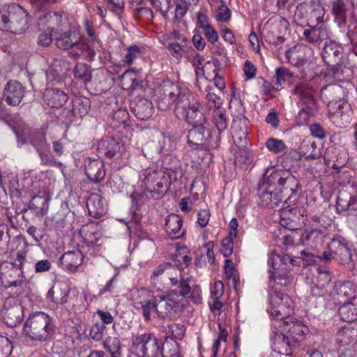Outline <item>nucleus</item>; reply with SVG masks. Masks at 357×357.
Instances as JSON below:
<instances>
[{"mask_svg":"<svg viewBox=\"0 0 357 357\" xmlns=\"http://www.w3.org/2000/svg\"><path fill=\"white\" fill-rule=\"evenodd\" d=\"M289 316L282 319L274 317L275 321L272 324L271 333L273 350L286 356H290L299 347L308 331V328L300 321L289 324L288 321H284Z\"/></svg>","mask_w":357,"mask_h":357,"instance_id":"f257e3e1","label":"nucleus"},{"mask_svg":"<svg viewBox=\"0 0 357 357\" xmlns=\"http://www.w3.org/2000/svg\"><path fill=\"white\" fill-rule=\"evenodd\" d=\"M292 282V277L278 278L269 280L270 290L268 299L271 305L270 314L273 317L282 319L286 315H290L292 305L291 298L278 289V286L287 287Z\"/></svg>","mask_w":357,"mask_h":357,"instance_id":"f03ea898","label":"nucleus"},{"mask_svg":"<svg viewBox=\"0 0 357 357\" xmlns=\"http://www.w3.org/2000/svg\"><path fill=\"white\" fill-rule=\"evenodd\" d=\"M23 333L33 342H45L50 339L54 333L52 319L43 312L33 313L24 322Z\"/></svg>","mask_w":357,"mask_h":357,"instance_id":"7ed1b4c3","label":"nucleus"},{"mask_svg":"<svg viewBox=\"0 0 357 357\" xmlns=\"http://www.w3.org/2000/svg\"><path fill=\"white\" fill-rule=\"evenodd\" d=\"M28 13L20 5L13 3L0 9V29L20 34L28 28Z\"/></svg>","mask_w":357,"mask_h":357,"instance_id":"20e7f679","label":"nucleus"},{"mask_svg":"<svg viewBox=\"0 0 357 357\" xmlns=\"http://www.w3.org/2000/svg\"><path fill=\"white\" fill-rule=\"evenodd\" d=\"M344 53L342 47L334 42L326 43L321 52V57L328 65L323 74L326 82L340 81L343 79L342 69Z\"/></svg>","mask_w":357,"mask_h":357,"instance_id":"39448f33","label":"nucleus"},{"mask_svg":"<svg viewBox=\"0 0 357 357\" xmlns=\"http://www.w3.org/2000/svg\"><path fill=\"white\" fill-rule=\"evenodd\" d=\"M200 107V102L188 91L186 96H183L178 101L176 116L192 126L206 124V119Z\"/></svg>","mask_w":357,"mask_h":357,"instance_id":"423d86ee","label":"nucleus"},{"mask_svg":"<svg viewBox=\"0 0 357 357\" xmlns=\"http://www.w3.org/2000/svg\"><path fill=\"white\" fill-rule=\"evenodd\" d=\"M291 93L296 96L301 106L300 114H305L308 116H314L318 111V105L314 98L315 90L307 81H301L294 84Z\"/></svg>","mask_w":357,"mask_h":357,"instance_id":"0eeeda50","label":"nucleus"},{"mask_svg":"<svg viewBox=\"0 0 357 357\" xmlns=\"http://www.w3.org/2000/svg\"><path fill=\"white\" fill-rule=\"evenodd\" d=\"M206 124L194 125L188 132V144L194 149L209 150L219 147L220 138L217 132H206L204 137Z\"/></svg>","mask_w":357,"mask_h":357,"instance_id":"6e6552de","label":"nucleus"},{"mask_svg":"<svg viewBox=\"0 0 357 357\" xmlns=\"http://www.w3.org/2000/svg\"><path fill=\"white\" fill-rule=\"evenodd\" d=\"M132 348L142 357H158L164 351L161 342L151 333L137 334L132 342Z\"/></svg>","mask_w":357,"mask_h":357,"instance_id":"1a4fd4ad","label":"nucleus"},{"mask_svg":"<svg viewBox=\"0 0 357 357\" xmlns=\"http://www.w3.org/2000/svg\"><path fill=\"white\" fill-rule=\"evenodd\" d=\"M162 94L158 99V107L160 110L166 111L174 104V113L177 109L178 101L181 99L182 96H185L188 91L185 89H181L177 84L172 82L165 83L161 88Z\"/></svg>","mask_w":357,"mask_h":357,"instance_id":"9d476101","label":"nucleus"},{"mask_svg":"<svg viewBox=\"0 0 357 357\" xmlns=\"http://www.w3.org/2000/svg\"><path fill=\"white\" fill-rule=\"evenodd\" d=\"M292 204L282 205L281 211L280 225L289 230H297L305 225L306 211L298 206L291 207Z\"/></svg>","mask_w":357,"mask_h":357,"instance_id":"9b49d317","label":"nucleus"},{"mask_svg":"<svg viewBox=\"0 0 357 357\" xmlns=\"http://www.w3.org/2000/svg\"><path fill=\"white\" fill-rule=\"evenodd\" d=\"M24 307L20 301L13 296L7 298L1 310L4 323L9 327H15L24 318Z\"/></svg>","mask_w":357,"mask_h":357,"instance_id":"f8f14e48","label":"nucleus"},{"mask_svg":"<svg viewBox=\"0 0 357 357\" xmlns=\"http://www.w3.org/2000/svg\"><path fill=\"white\" fill-rule=\"evenodd\" d=\"M346 96V90L339 84H327L320 91V98L327 105L328 110H333L334 107L347 102Z\"/></svg>","mask_w":357,"mask_h":357,"instance_id":"ddd939ff","label":"nucleus"},{"mask_svg":"<svg viewBox=\"0 0 357 357\" xmlns=\"http://www.w3.org/2000/svg\"><path fill=\"white\" fill-rule=\"evenodd\" d=\"M286 175L282 182L281 186L278 188L280 192L283 194L284 197V204H295L298 198L301 191V185L298 180L292 175L290 171L284 173Z\"/></svg>","mask_w":357,"mask_h":357,"instance_id":"4468645a","label":"nucleus"},{"mask_svg":"<svg viewBox=\"0 0 357 357\" xmlns=\"http://www.w3.org/2000/svg\"><path fill=\"white\" fill-rule=\"evenodd\" d=\"M181 305L178 301L169 297H156V312L162 319H172L179 315Z\"/></svg>","mask_w":357,"mask_h":357,"instance_id":"2eb2a0df","label":"nucleus"},{"mask_svg":"<svg viewBox=\"0 0 357 357\" xmlns=\"http://www.w3.org/2000/svg\"><path fill=\"white\" fill-rule=\"evenodd\" d=\"M328 111L331 121L338 128L347 127L352 120L353 111L348 102Z\"/></svg>","mask_w":357,"mask_h":357,"instance_id":"dca6fc26","label":"nucleus"},{"mask_svg":"<svg viewBox=\"0 0 357 357\" xmlns=\"http://www.w3.org/2000/svg\"><path fill=\"white\" fill-rule=\"evenodd\" d=\"M98 151L108 158L117 159L125 151V147L114 137H106L98 142Z\"/></svg>","mask_w":357,"mask_h":357,"instance_id":"f3484780","label":"nucleus"},{"mask_svg":"<svg viewBox=\"0 0 357 357\" xmlns=\"http://www.w3.org/2000/svg\"><path fill=\"white\" fill-rule=\"evenodd\" d=\"M24 96V89L16 80H10L6 84L3 91V100L10 106H17Z\"/></svg>","mask_w":357,"mask_h":357,"instance_id":"a211bd4d","label":"nucleus"},{"mask_svg":"<svg viewBox=\"0 0 357 357\" xmlns=\"http://www.w3.org/2000/svg\"><path fill=\"white\" fill-rule=\"evenodd\" d=\"M257 195L265 206L274 208L281 202L284 204V197L278 188H268L264 183L259 184Z\"/></svg>","mask_w":357,"mask_h":357,"instance_id":"6ab92c4d","label":"nucleus"},{"mask_svg":"<svg viewBox=\"0 0 357 357\" xmlns=\"http://www.w3.org/2000/svg\"><path fill=\"white\" fill-rule=\"evenodd\" d=\"M338 212L357 210V190L350 187L339 191L336 202Z\"/></svg>","mask_w":357,"mask_h":357,"instance_id":"aec40b11","label":"nucleus"},{"mask_svg":"<svg viewBox=\"0 0 357 357\" xmlns=\"http://www.w3.org/2000/svg\"><path fill=\"white\" fill-rule=\"evenodd\" d=\"M324 158L326 164L335 169L343 167L349 159L347 151L337 147L328 148L325 151Z\"/></svg>","mask_w":357,"mask_h":357,"instance_id":"412c9836","label":"nucleus"},{"mask_svg":"<svg viewBox=\"0 0 357 357\" xmlns=\"http://www.w3.org/2000/svg\"><path fill=\"white\" fill-rule=\"evenodd\" d=\"M328 250L334 254L335 259L344 266H353L352 257L350 249L340 240L333 238L328 243Z\"/></svg>","mask_w":357,"mask_h":357,"instance_id":"4be33fe9","label":"nucleus"},{"mask_svg":"<svg viewBox=\"0 0 357 357\" xmlns=\"http://www.w3.org/2000/svg\"><path fill=\"white\" fill-rule=\"evenodd\" d=\"M130 107L135 116L139 120H147L153 114L154 107L151 101L142 98L135 97L130 104Z\"/></svg>","mask_w":357,"mask_h":357,"instance_id":"5701e85b","label":"nucleus"},{"mask_svg":"<svg viewBox=\"0 0 357 357\" xmlns=\"http://www.w3.org/2000/svg\"><path fill=\"white\" fill-rule=\"evenodd\" d=\"M85 173L89 180L93 183H99L105 176V164L100 159L87 158L84 161Z\"/></svg>","mask_w":357,"mask_h":357,"instance_id":"b1692460","label":"nucleus"},{"mask_svg":"<svg viewBox=\"0 0 357 357\" xmlns=\"http://www.w3.org/2000/svg\"><path fill=\"white\" fill-rule=\"evenodd\" d=\"M84 255L79 250L63 253L59 259V266L68 272L74 273L82 264Z\"/></svg>","mask_w":357,"mask_h":357,"instance_id":"393cba45","label":"nucleus"},{"mask_svg":"<svg viewBox=\"0 0 357 357\" xmlns=\"http://www.w3.org/2000/svg\"><path fill=\"white\" fill-rule=\"evenodd\" d=\"M183 219L174 213L168 215L165 218V230L172 238H178L182 237L185 234V230L182 229Z\"/></svg>","mask_w":357,"mask_h":357,"instance_id":"a878e982","label":"nucleus"},{"mask_svg":"<svg viewBox=\"0 0 357 357\" xmlns=\"http://www.w3.org/2000/svg\"><path fill=\"white\" fill-rule=\"evenodd\" d=\"M79 234L88 245H98L102 236L100 226L93 222L82 226Z\"/></svg>","mask_w":357,"mask_h":357,"instance_id":"bb28decb","label":"nucleus"},{"mask_svg":"<svg viewBox=\"0 0 357 357\" xmlns=\"http://www.w3.org/2000/svg\"><path fill=\"white\" fill-rule=\"evenodd\" d=\"M353 285L350 282L338 281L335 282L331 294L333 298L338 303L347 302V299L353 297Z\"/></svg>","mask_w":357,"mask_h":357,"instance_id":"cd10ccee","label":"nucleus"},{"mask_svg":"<svg viewBox=\"0 0 357 357\" xmlns=\"http://www.w3.org/2000/svg\"><path fill=\"white\" fill-rule=\"evenodd\" d=\"M324 237V234L321 229H312L301 234L300 241L306 248L315 250L321 245Z\"/></svg>","mask_w":357,"mask_h":357,"instance_id":"c85d7f7f","label":"nucleus"},{"mask_svg":"<svg viewBox=\"0 0 357 357\" xmlns=\"http://www.w3.org/2000/svg\"><path fill=\"white\" fill-rule=\"evenodd\" d=\"M44 100L52 108L62 107L68 100V95L58 89H46L44 92Z\"/></svg>","mask_w":357,"mask_h":357,"instance_id":"c756f323","label":"nucleus"},{"mask_svg":"<svg viewBox=\"0 0 357 357\" xmlns=\"http://www.w3.org/2000/svg\"><path fill=\"white\" fill-rule=\"evenodd\" d=\"M162 150L166 155L162 160V166L167 170L174 171L178 165V159L169 154L176 148V143L171 141L169 137H165L163 141Z\"/></svg>","mask_w":357,"mask_h":357,"instance_id":"7c9ffc66","label":"nucleus"},{"mask_svg":"<svg viewBox=\"0 0 357 357\" xmlns=\"http://www.w3.org/2000/svg\"><path fill=\"white\" fill-rule=\"evenodd\" d=\"M288 170L275 169L270 168L264 174L263 179L259 181V184L264 183L268 188H279Z\"/></svg>","mask_w":357,"mask_h":357,"instance_id":"2f4dec72","label":"nucleus"},{"mask_svg":"<svg viewBox=\"0 0 357 357\" xmlns=\"http://www.w3.org/2000/svg\"><path fill=\"white\" fill-rule=\"evenodd\" d=\"M247 127L245 121H234L232 126V138L236 148L247 146Z\"/></svg>","mask_w":357,"mask_h":357,"instance_id":"473e14b6","label":"nucleus"},{"mask_svg":"<svg viewBox=\"0 0 357 357\" xmlns=\"http://www.w3.org/2000/svg\"><path fill=\"white\" fill-rule=\"evenodd\" d=\"M86 204L89 215L95 218H100L106 212L102 197L98 194H91L88 197Z\"/></svg>","mask_w":357,"mask_h":357,"instance_id":"72a5a7b5","label":"nucleus"},{"mask_svg":"<svg viewBox=\"0 0 357 357\" xmlns=\"http://www.w3.org/2000/svg\"><path fill=\"white\" fill-rule=\"evenodd\" d=\"M337 342L342 346L353 344L357 342V326L348 324L337 333Z\"/></svg>","mask_w":357,"mask_h":357,"instance_id":"f704fd0d","label":"nucleus"},{"mask_svg":"<svg viewBox=\"0 0 357 357\" xmlns=\"http://www.w3.org/2000/svg\"><path fill=\"white\" fill-rule=\"evenodd\" d=\"M342 303L338 310L340 319L348 323L357 320V297H354L349 302Z\"/></svg>","mask_w":357,"mask_h":357,"instance_id":"c9c22d12","label":"nucleus"},{"mask_svg":"<svg viewBox=\"0 0 357 357\" xmlns=\"http://www.w3.org/2000/svg\"><path fill=\"white\" fill-rule=\"evenodd\" d=\"M167 271L168 262L161 264L156 267L150 278L151 284L153 287L161 289L167 285Z\"/></svg>","mask_w":357,"mask_h":357,"instance_id":"e433bc0d","label":"nucleus"},{"mask_svg":"<svg viewBox=\"0 0 357 357\" xmlns=\"http://www.w3.org/2000/svg\"><path fill=\"white\" fill-rule=\"evenodd\" d=\"M55 44L61 50H72L75 46L78 37L73 36L71 31H66L62 33L59 31L54 33Z\"/></svg>","mask_w":357,"mask_h":357,"instance_id":"4c0bfd02","label":"nucleus"},{"mask_svg":"<svg viewBox=\"0 0 357 357\" xmlns=\"http://www.w3.org/2000/svg\"><path fill=\"white\" fill-rule=\"evenodd\" d=\"M70 290L66 285L53 286L47 293V297L56 304H64L68 301Z\"/></svg>","mask_w":357,"mask_h":357,"instance_id":"58836bf2","label":"nucleus"},{"mask_svg":"<svg viewBox=\"0 0 357 357\" xmlns=\"http://www.w3.org/2000/svg\"><path fill=\"white\" fill-rule=\"evenodd\" d=\"M169 185L170 181L165 176H162L160 180L156 181L155 184L153 186L147 185L146 189L151 193L153 199H159L167 192Z\"/></svg>","mask_w":357,"mask_h":357,"instance_id":"ea45409f","label":"nucleus"},{"mask_svg":"<svg viewBox=\"0 0 357 357\" xmlns=\"http://www.w3.org/2000/svg\"><path fill=\"white\" fill-rule=\"evenodd\" d=\"M190 251L185 246L178 247L174 255H172L173 266L183 269L187 267L192 259L189 257Z\"/></svg>","mask_w":357,"mask_h":357,"instance_id":"a19ab883","label":"nucleus"},{"mask_svg":"<svg viewBox=\"0 0 357 357\" xmlns=\"http://www.w3.org/2000/svg\"><path fill=\"white\" fill-rule=\"evenodd\" d=\"M49 199L46 196L37 195L32 197L29 202V207L30 210L36 215H44L49 207Z\"/></svg>","mask_w":357,"mask_h":357,"instance_id":"79ce46f5","label":"nucleus"},{"mask_svg":"<svg viewBox=\"0 0 357 357\" xmlns=\"http://www.w3.org/2000/svg\"><path fill=\"white\" fill-rule=\"evenodd\" d=\"M91 107V101L86 97H77L73 100L72 114L75 116L82 118L86 115Z\"/></svg>","mask_w":357,"mask_h":357,"instance_id":"37998d69","label":"nucleus"},{"mask_svg":"<svg viewBox=\"0 0 357 357\" xmlns=\"http://www.w3.org/2000/svg\"><path fill=\"white\" fill-rule=\"evenodd\" d=\"M333 13L335 20L340 27L347 23V13L345 4L342 0H335L333 3Z\"/></svg>","mask_w":357,"mask_h":357,"instance_id":"c03bdc74","label":"nucleus"},{"mask_svg":"<svg viewBox=\"0 0 357 357\" xmlns=\"http://www.w3.org/2000/svg\"><path fill=\"white\" fill-rule=\"evenodd\" d=\"M103 347L110 354L111 357H121L122 347L119 338L107 337L103 342Z\"/></svg>","mask_w":357,"mask_h":357,"instance_id":"a18cd8bd","label":"nucleus"},{"mask_svg":"<svg viewBox=\"0 0 357 357\" xmlns=\"http://www.w3.org/2000/svg\"><path fill=\"white\" fill-rule=\"evenodd\" d=\"M73 73L76 79L81 80L85 84L91 81L92 69L90 66L86 63H77L74 68Z\"/></svg>","mask_w":357,"mask_h":357,"instance_id":"49530a36","label":"nucleus"},{"mask_svg":"<svg viewBox=\"0 0 357 357\" xmlns=\"http://www.w3.org/2000/svg\"><path fill=\"white\" fill-rule=\"evenodd\" d=\"M326 36V31L319 27H312L305 29L303 31V37L310 43H317L322 41Z\"/></svg>","mask_w":357,"mask_h":357,"instance_id":"de8ad7c7","label":"nucleus"},{"mask_svg":"<svg viewBox=\"0 0 357 357\" xmlns=\"http://www.w3.org/2000/svg\"><path fill=\"white\" fill-rule=\"evenodd\" d=\"M121 83L124 89H135L139 84L136 72L133 70H126L121 76Z\"/></svg>","mask_w":357,"mask_h":357,"instance_id":"09e8293b","label":"nucleus"},{"mask_svg":"<svg viewBox=\"0 0 357 357\" xmlns=\"http://www.w3.org/2000/svg\"><path fill=\"white\" fill-rule=\"evenodd\" d=\"M29 142L37 152L49 148L45 134L43 132L33 131L29 136Z\"/></svg>","mask_w":357,"mask_h":357,"instance_id":"8fccbe9b","label":"nucleus"},{"mask_svg":"<svg viewBox=\"0 0 357 357\" xmlns=\"http://www.w3.org/2000/svg\"><path fill=\"white\" fill-rule=\"evenodd\" d=\"M220 66V63L218 60H214L213 61H208L205 64L206 68H212L213 72L214 73V76L211 81H213L214 85L220 91H222L225 88V82L224 77L220 75L218 73L219 67Z\"/></svg>","mask_w":357,"mask_h":357,"instance_id":"3c124183","label":"nucleus"},{"mask_svg":"<svg viewBox=\"0 0 357 357\" xmlns=\"http://www.w3.org/2000/svg\"><path fill=\"white\" fill-rule=\"evenodd\" d=\"M185 326L182 324L172 323L165 328V334L172 340H182L185 335Z\"/></svg>","mask_w":357,"mask_h":357,"instance_id":"603ef678","label":"nucleus"},{"mask_svg":"<svg viewBox=\"0 0 357 357\" xmlns=\"http://www.w3.org/2000/svg\"><path fill=\"white\" fill-rule=\"evenodd\" d=\"M189 278L184 279L182 276L176 280V284H171L172 292L176 296H185L188 295L191 290V287L188 283Z\"/></svg>","mask_w":357,"mask_h":357,"instance_id":"864d4df0","label":"nucleus"},{"mask_svg":"<svg viewBox=\"0 0 357 357\" xmlns=\"http://www.w3.org/2000/svg\"><path fill=\"white\" fill-rule=\"evenodd\" d=\"M135 307L142 310V314L145 321L151 320V312L153 310L156 311V297L154 301L150 300H144L135 303Z\"/></svg>","mask_w":357,"mask_h":357,"instance_id":"5fc2aeb1","label":"nucleus"},{"mask_svg":"<svg viewBox=\"0 0 357 357\" xmlns=\"http://www.w3.org/2000/svg\"><path fill=\"white\" fill-rule=\"evenodd\" d=\"M213 122L218 130L217 135L220 137V132L225 130L228 125L225 114L220 109H215L213 113Z\"/></svg>","mask_w":357,"mask_h":357,"instance_id":"6e6d98bb","label":"nucleus"},{"mask_svg":"<svg viewBox=\"0 0 357 357\" xmlns=\"http://www.w3.org/2000/svg\"><path fill=\"white\" fill-rule=\"evenodd\" d=\"M267 149L275 154H278L287 149L284 142L277 138L271 137L266 142Z\"/></svg>","mask_w":357,"mask_h":357,"instance_id":"4d7b16f0","label":"nucleus"},{"mask_svg":"<svg viewBox=\"0 0 357 357\" xmlns=\"http://www.w3.org/2000/svg\"><path fill=\"white\" fill-rule=\"evenodd\" d=\"M25 260V255L23 252H17L16 253V258L14 262L10 264V272L12 274L17 275L18 276L22 275L24 277L23 273V262Z\"/></svg>","mask_w":357,"mask_h":357,"instance_id":"13d9d810","label":"nucleus"},{"mask_svg":"<svg viewBox=\"0 0 357 357\" xmlns=\"http://www.w3.org/2000/svg\"><path fill=\"white\" fill-rule=\"evenodd\" d=\"M212 87L208 86L205 89V91L207 93L206 95V99L207 100L210 107H213L215 109H220L222 104L221 98L216 95L215 93L211 92Z\"/></svg>","mask_w":357,"mask_h":357,"instance_id":"bf43d9fd","label":"nucleus"},{"mask_svg":"<svg viewBox=\"0 0 357 357\" xmlns=\"http://www.w3.org/2000/svg\"><path fill=\"white\" fill-rule=\"evenodd\" d=\"M290 77H291V73L288 69L284 67L277 68L275 75L273 76V79H275V84L278 86V89L279 87L282 88V84L286 81V79Z\"/></svg>","mask_w":357,"mask_h":357,"instance_id":"052dcab7","label":"nucleus"},{"mask_svg":"<svg viewBox=\"0 0 357 357\" xmlns=\"http://www.w3.org/2000/svg\"><path fill=\"white\" fill-rule=\"evenodd\" d=\"M331 281V275L328 271H320L317 277L316 289H323L327 287Z\"/></svg>","mask_w":357,"mask_h":357,"instance_id":"680f3d73","label":"nucleus"},{"mask_svg":"<svg viewBox=\"0 0 357 357\" xmlns=\"http://www.w3.org/2000/svg\"><path fill=\"white\" fill-rule=\"evenodd\" d=\"M38 153L40 155L41 163L43 165L56 167L59 164L55 160L54 156L50 153L49 148Z\"/></svg>","mask_w":357,"mask_h":357,"instance_id":"e2e57ef3","label":"nucleus"},{"mask_svg":"<svg viewBox=\"0 0 357 357\" xmlns=\"http://www.w3.org/2000/svg\"><path fill=\"white\" fill-rule=\"evenodd\" d=\"M86 48H88V44L84 40H81L80 38H78L76 43L75 44V46L73 47L69 54L71 57L75 59L83 56Z\"/></svg>","mask_w":357,"mask_h":357,"instance_id":"0e129e2a","label":"nucleus"},{"mask_svg":"<svg viewBox=\"0 0 357 357\" xmlns=\"http://www.w3.org/2000/svg\"><path fill=\"white\" fill-rule=\"evenodd\" d=\"M183 269H180L172 264L168 263V271H167V285L169 282L171 284H176V280H178L182 276Z\"/></svg>","mask_w":357,"mask_h":357,"instance_id":"69168bd1","label":"nucleus"},{"mask_svg":"<svg viewBox=\"0 0 357 357\" xmlns=\"http://www.w3.org/2000/svg\"><path fill=\"white\" fill-rule=\"evenodd\" d=\"M10 340L6 336L0 335V357L8 356L13 350Z\"/></svg>","mask_w":357,"mask_h":357,"instance_id":"338daca9","label":"nucleus"},{"mask_svg":"<svg viewBox=\"0 0 357 357\" xmlns=\"http://www.w3.org/2000/svg\"><path fill=\"white\" fill-rule=\"evenodd\" d=\"M53 32H54V29L53 28H47L39 34L38 43L43 47L49 46L52 42Z\"/></svg>","mask_w":357,"mask_h":357,"instance_id":"774afa93","label":"nucleus"}]
</instances>
